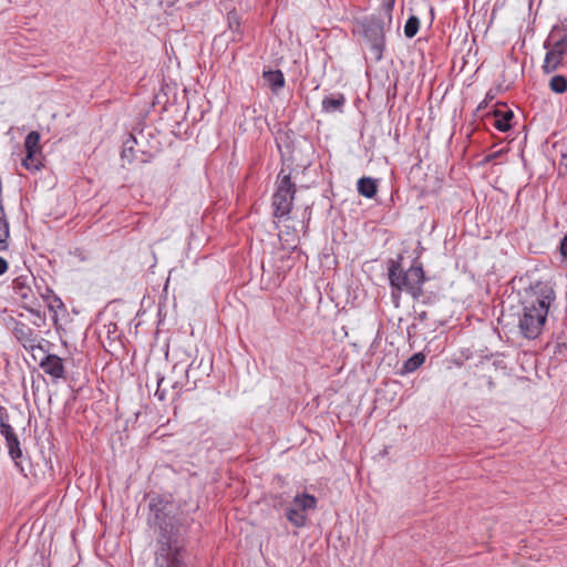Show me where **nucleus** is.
Returning <instances> with one entry per match:
<instances>
[{
    "label": "nucleus",
    "instance_id": "1",
    "mask_svg": "<svg viewBox=\"0 0 567 567\" xmlns=\"http://www.w3.org/2000/svg\"><path fill=\"white\" fill-rule=\"evenodd\" d=\"M148 524L154 529L156 567H186L184 561L185 526L172 515L173 506L161 497H152L148 504Z\"/></svg>",
    "mask_w": 567,
    "mask_h": 567
},
{
    "label": "nucleus",
    "instance_id": "2",
    "mask_svg": "<svg viewBox=\"0 0 567 567\" xmlns=\"http://www.w3.org/2000/svg\"><path fill=\"white\" fill-rule=\"evenodd\" d=\"M555 299L556 293L549 282L537 281L525 290L518 315V329L525 338L535 339L540 334Z\"/></svg>",
    "mask_w": 567,
    "mask_h": 567
},
{
    "label": "nucleus",
    "instance_id": "3",
    "mask_svg": "<svg viewBox=\"0 0 567 567\" xmlns=\"http://www.w3.org/2000/svg\"><path fill=\"white\" fill-rule=\"evenodd\" d=\"M388 278L391 286V298L399 307L402 292L409 293L414 300L423 295L425 275L421 265H412L404 270L399 260L390 259L388 262Z\"/></svg>",
    "mask_w": 567,
    "mask_h": 567
},
{
    "label": "nucleus",
    "instance_id": "4",
    "mask_svg": "<svg viewBox=\"0 0 567 567\" xmlns=\"http://www.w3.org/2000/svg\"><path fill=\"white\" fill-rule=\"evenodd\" d=\"M296 184L291 182L290 173H286L282 168L277 177L276 190L272 195L274 217H287L292 209Z\"/></svg>",
    "mask_w": 567,
    "mask_h": 567
},
{
    "label": "nucleus",
    "instance_id": "5",
    "mask_svg": "<svg viewBox=\"0 0 567 567\" xmlns=\"http://www.w3.org/2000/svg\"><path fill=\"white\" fill-rule=\"evenodd\" d=\"M544 48L547 52L542 70L545 74H550L559 69L564 56L567 54V33L560 34L554 29L544 42Z\"/></svg>",
    "mask_w": 567,
    "mask_h": 567
},
{
    "label": "nucleus",
    "instance_id": "6",
    "mask_svg": "<svg viewBox=\"0 0 567 567\" xmlns=\"http://www.w3.org/2000/svg\"><path fill=\"white\" fill-rule=\"evenodd\" d=\"M385 18L372 17L362 23L363 37L370 47L371 54L375 61H380L383 56L385 48L384 25Z\"/></svg>",
    "mask_w": 567,
    "mask_h": 567
},
{
    "label": "nucleus",
    "instance_id": "7",
    "mask_svg": "<svg viewBox=\"0 0 567 567\" xmlns=\"http://www.w3.org/2000/svg\"><path fill=\"white\" fill-rule=\"evenodd\" d=\"M34 280L35 279L31 274H27L17 277L12 282L14 293L25 303V306H32L34 303V293L32 290Z\"/></svg>",
    "mask_w": 567,
    "mask_h": 567
},
{
    "label": "nucleus",
    "instance_id": "8",
    "mask_svg": "<svg viewBox=\"0 0 567 567\" xmlns=\"http://www.w3.org/2000/svg\"><path fill=\"white\" fill-rule=\"evenodd\" d=\"M13 334L25 349H34L39 344L38 333L23 322L16 323Z\"/></svg>",
    "mask_w": 567,
    "mask_h": 567
},
{
    "label": "nucleus",
    "instance_id": "9",
    "mask_svg": "<svg viewBox=\"0 0 567 567\" xmlns=\"http://www.w3.org/2000/svg\"><path fill=\"white\" fill-rule=\"evenodd\" d=\"M40 368L53 379L64 378L65 369L63 361L56 354L45 355L40 362Z\"/></svg>",
    "mask_w": 567,
    "mask_h": 567
},
{
    "label": "nucleus",
    "instance_id": "10",
    "mask_svg": "<svg viewBox=\"0 0 567 567\" xmlns=\"http://www.w3.org/2000/svg\"><path fill=\"white\" fill-rule=\"evenodd\" d=\"M227 27L230 41L238 42L243 39L240 17L235 10L227 13Z\"/></svg>",
    "mask_w": 567,
    "mask_h": 567
},
{
    "label": "nucleus",
    "instance_id": "11",
    "mask_svg": "<svg viewBox=\"0 0 567 567\" xmlns=\"http://www.w3.org/2000/svg\"><path fill=\"white\" fill-rule=\"evenodd\" d=\"M346 104L343 94H330L322 100V111L326 113H342Z\"/></svg>",
    "mask_w": 567,
    "mask_h": 567
},
{
    "label": "nucleus",
    "instance_id": "12",
    "mask_svg": "<svg viewBox=\"0 0 567 567\" xmlns=\"http://www.w3.org/2000/svg\"><path fill=\"white\" fill-rule=\"evenodd\" d=\"M514 113L511 110H495L493 115V125L501 132H506L512 127Z\"/></svg>",
    "mask_w": 567,
    "mask_h": 567
},
{
    "label": "nucleus",
    "instance_id": "13",
    "mask_svg": "<svg viewBox=\"0 0 567 567\" xmlns=\"http://www.w3.org/2000/svg\"><path fill=\"white\" fill-rule=\"evenodd\" d=\"M262 78L274 93H278L285 85V76L280 70L265 71Z\"/></svg>",
    "mask_w": 567,
    "mask_h": 567
},
{
    "label": "nucleus",
    "instance_id": "14",
    "mask_svg": "<svg viewBox=\"0 0 567 567\" xmlns=\"http://www.w3.org/2000/svg\"><path fill=\"white\" fill-rule=\"evenodd\" d=\"M358 193L367 198H373L378 192L377 181L371 177H361L357 183Z\"/></svg>",
    "mask_w": 567,
    "mask_h": 567
},
{
    "label": "nucleus",
    "instance_id": "15",
    "mask_svg": "<svg viewBox=\"0 0 567 567\" xmlns=\"http://www.w3.org/2000/svg\"><path fill=\"white\" fill-rule=\"evenodd\" d=\"M292 505L297 506L305 513L306 511L315 509L317 507V498L307 493L296 495L292 499Z\"/></svg>",
    "mask_w": 567,
    "mask_h": 567
},
{
    "label": "nucleus",
    "instance_id": "16",
    "mask_svg": "<svg viewBox=\"0 0 567 567\" xmlns=\"http://www.w3.org/2000/svg\"><path fill=\"white\" fill-rule=\"evenodd\" d=\"M22 165L31 172H37L43 166L41 152L27 153L22 159Z\"/></svg>",
    "mask_w": 567,
    "mask_h": 567
},
{
    "label": "nucleus",
    "instance_id": "17",
    "mask_svg": "<svg viewBox=\"0 0 567 567\" xmlns=\"http://www.w3.org/2000/svg\"><path fill=\"white\" fill-rule=\"evenodd\" d=\"M287 519L296 527H302L306 524V515L300 508L292 505L287 509L286 513Z\"/></svg>",
    "mask_w": 567,
    "mask_h": 567
},
{
    "label": "nucleus",
    "instance_id": "18",
    "mask_svg": "<svg viewBox=\"0 0 567 567\" xmlns=\"http://www.w3.org/2000/svg\"><path fill=\"white\" fill-rule=\"evenodd\" d=\"M425 361V355L422 352L414 353L411 358H409L403 367L402 373H412L416 371Z\"/></svg>",
    "mask_w": 567,
    "mask_h": 567
},
{
    "label": "nucleus",
    "instance_id": "19",
    "mask_svg": "<svg viewBox=\"0 0 567 567\" xmlns=\"http://www.w3.org/2000/svg\"><path fill=\"white\" fill-rule=\"evenodd\" d=\"M549 89L556 94H564L567 92V78L565 75H554L548 83Z\"/></svg>",
    "mask_w": 567,
    "mask_h": 567
},
{
    "label": "nucleus",
    "instance_id": "20",
    "mask_svg": "<svg viewBox=\"0 0 567 567\" xmlns=\"http://www.w3.org/2000/svg\"><path fill=\"white\" fill-rule=\"evenodd\" d=\"M25 153L41 152L40 134L37 131L30 132L24 140Z\"/></svg>",
    "mask_w": 567,
    "mask_h": 567
},
{
    "label": "nucleus",
    "instance_id": "21",
    "mask_svg": "<svg viewBox=\"0 0 567 567\" xmlns=\"http://www.w3.org/2000/svg\"><path fill=\"white\" fill-rule=\"evenodd\" d=\"M136 144V138L130 134V136L124 141L122 148V159L131 163L134 158V145Z\"/></svg>",
    "mask_w": 567,
    "mask_h": 567
},
{
    "label": "nucleus",
    "instance_id": "22",
    "mask_svg": "<svg viewBox=\"0 0 567 567\" xmlns=\"http://www.w3.org/2000/svg\"><path fill=\"white\" fill-rule=\"evenodd\" d=\"M6 442H7V446L9 450V455L16 462V465H18L17 460L20 458L22 455V451L20 447V442H19L18 436L14 435L10 439H7Z\"/></svg>",
    "mask_w": 567,
    "mask_h": 567
},
{
    "label": "nucleus",
    "instance_id": "23",
    "mask_svg": "<svg viewBox=\"0 0 567 567\" xmlns=\"http://www.w3.org/2000/svg\"><path fill=\"white\" fill-rule=\"evenodd\" d=\"M0 433L6 440L16 435L12 426L9 424V415L7 412L0 413Z\"/></svg>",
    "mask_w": 567,
    "mask_h": 567
},
{
    "label": "nucleus",
    "instance_id": "24",
    "mask_svg": "<svg viewBox=\"0 0 567 567\" xmlns=\"http://www.w3.org/2000/svg\"><path fill=\"white\" fill-rule=\"evenodd\" d=\"M420 29V20L415 16H411L404 25V34L406 38L411 39L416 35Z\"/></svg>",
    "mask_w": 567,
    "mask_h": 567
},
{
    "label": "nucleus",
    "instance_id": "25",
    "mask_svg": "<svg viewBox=\"0 0 567 567\" xmlns=\"http://www.w3.org/2000/svg\"><path fill=\"white\" fill-rule=\"evenodd\" d=\"M394 3L395 0H380L379 16L386 18L389 23L392 21Z\"/></svg>",
    "mask_w": 567,
    "mask_h": 567
},
{
    "label": "nucleus",
    "instance_id": "26",
    "mask_svg": "<svg viewBox=\"0 0 567 567\" xmlns=\"http://www.w3.org/2000/svg\"><path fill=\"white\" fill-rule=\"evenodd\" d=\"M164 381H165V377H163V375L157 377V390L155 392V396H157L159 401H164L165 396H166L165 389H162V384L164 383Z\"/></svg>",
    "mask_w": 567,
    "mask_h": 567
},
{
    "label": "nucleus",
    "instance_id": "27",
    "mask_svg": "<svg viewBox=\"0 0 567 567\" xmlns=\"http://www.w3.org/2000/svg\"><path fill=\"white\" fill-rule=\"evenodd\" d=\"M558 251H559L563 260L567 259V233L565 234V236L561 238V240L559 243Z\"/></svg>",
    "mask_w": 567,
    "mask_h": 567
},
{
    "label": "nucleus",
    "instance_id": "28",
    "mask_svg": "<svg viewBox=\"0 0 567 567\" xmlns=\"http://www.w3.org/2000/svg\"><path fill=\"white\" fill-rule=\"evenodd\" d=\"M193 367H194V362H192V363L189 364L188 369H186L184 365H182V364H179V363H176V364H174V367H173V372H174V373L179 372V373L184 374V375H185V378H187V375H188V370H189V369H193Z\"/></svg>",
    "mask_w": 567,
    "mask_h": 567
},
{
    "label": "nucleus",
    "instance_id": "29",
    "mask_svg": "<svg viewBox=\"0 0 567 567\" xmlns=\"http://www.w3.org/2000/svg\"><path fill=\"white\" fill-rule=\"evenodd\" d=\"M63 307H64V305H63L62 300L56 296H53L52 300L49 302V308L51 310L62 309Z\"/></svg>",
    "mask_w": 567,
    "mask_h": 567
},
{
    "label": "nucleus",
    "instance_id": "30",
    "mask_svg": "<svg viewBox=\"0 0 567 567\" xmlns=\"http://www.w3.org/2000/svg\"><path fill=\"white\" fill-rule=\"evenodd\" d=\"M8 270V262L4 258L0 257V276Z\"/></svg>",
    "mask_w": 567,
    "mask_h": 567
},
{
    "label": "nucleus",
    "instance_id": "31",
    "mask_svg": "<svg viewBox=\"0 0 567 567\" xmlns=\"http://www.w3.org/2000/svg\"><path fill=\"white\" fill-rule=\"evenodd\" d=\"M182 385H183V382H182V381H179V380H173V381H172V388H173V389H177V388H179V386H182Z\"/></svg>",
    "mask_w": 567,
    "mask_h": 567
},
{
    "label": "nucleus",
    "instance_id": "32",
    "mask_svg": "<svg viewBox=\"0 0 567 567\" xmlns=\"http://www.w3.org/2000/svg\"><path fill=\"white\" fill-rule=\"evenodd\" d=\"M561 166H564L567 172V154L563 156Z\"/></svg>",
    "mask_w": 567,
    "mask_h": 567
},
{
    "label": "nucleus",
    "instance_id": "33",
    "mask_svg": "<svg viewBox=\"0 0 567 567\" xmlns=\"http://www.w3.org/2000/svg\"><path fill=\"white\" fill-rule=\"evenodd\" d=\"M486 103L485 102H482L478 107H477V111H481L485 107Z\"/></svg>",
    "mask_w": 567,
    "mask_h": 567
},
{
    "label": "nucleus",
    "instance_id": "34",
    "mask_svg": "<svg viewBox=\"0 0 567 567\" xmlns=\"http://www.w3.org/2000/svg\"><path fill=\"white\" fill-rule=\"evenodd\" d=\"M228 1L226 0L224 3H221V6H225V9H228V6H226Z\"/></svg>",
    "mask_w": 567,
    "mask_h": 567
}]
</instances>
